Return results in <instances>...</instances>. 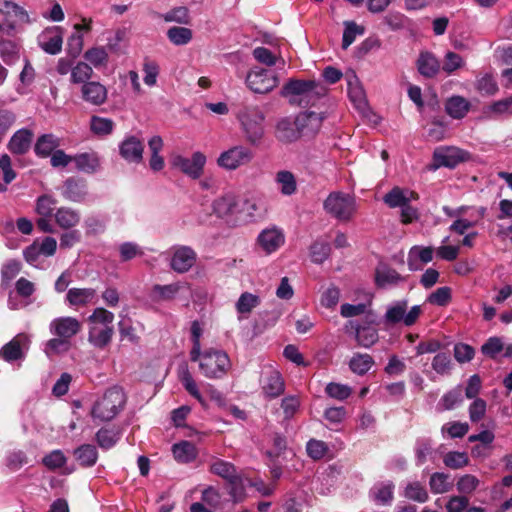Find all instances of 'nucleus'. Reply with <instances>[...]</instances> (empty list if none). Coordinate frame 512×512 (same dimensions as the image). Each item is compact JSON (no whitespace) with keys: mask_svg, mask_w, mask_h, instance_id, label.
I'll return each instance as SVG.
<instances>
[{"mask_svg":"<svg viewBox=\"0 0 512 512\" xmlns=\"http://www.w3.org/2000/svg\"><path fill=\"white\" fill-rule=\"evenodd\" d=\"M209 471L212 474L221 477L229 484L240 483V475L238 474L235 465L231 462L215 457L209 464Z\"/></svg>","mask_w":512,"mask_h":512,"instance_id":"obj_19","label":"nucleus"},{"mask_svg":"<svg viewBox=\"0 0 512 512\" xmlns=\"http://www.w3.org/2000/svg\"><path fill=\"white\" fill-rule=\"evenodd\" d=\"M284 241V234L277 227L264 229L257 237V243L266 254L277 251L284 244Z\"/></svg>","mask_w":512,"mask_h":512,"instance_id":"obj_16","label":"nucleus"},{"mask_svg":"<svg viewBox=\"0 0 512 512\" xmlns=\"http://www.w3.org/2000/svg\"><path fill=\"white\" fill-rule=\"evenodd\" d=\"M115 123L110 118L92 116L90 119V129L98 136H106L112 133Z\"/></svg>","mask_w":512,"mask_h":512,"instance_id":"obj_51","label":"nucleus"},{"mask_svg":"<svg viewBox=\"0 0 512 512\" xmlns=\"http://www.w3.org/2000/svg\"><path fill=\"white\" fill-rule=\"evenodd\" d=\"M66 462H67V457L59 449L51 451L49 454H47L42 459V463L49 470H56V469L62 468L63 466H65Z\"/></svg>","mask_w":512,"mask_h":512,"instance_id":"obj_61","label":"nucleus"},{"mask_svg":"<svg viewBox=\"0 0 512 512\" xmlns=\"http://www.w3.org/2000/svg\"><path fill=\"white\" fill-rule=\"evenodd\" d=\"M278 190L284 196H291L297 191V181L294 174L288 170H280L275 175Z\"/></svg>","mask_w":512,"mask_h":512,"instance_id":"obj_37","label":"nucleus"},{"mask_svg":"<svg viewBox=\"0 0 512 512\" xmlns=\"http://www.w3.org/2000/svg\"><path fill=\"white\" fill-rule=\"evenodd\" d=\"M144 144L135 137L128 136L119 144L121 157L129 163H140L143 159Z\"/></svg>","mask_w":512,"mask_h":512,"instance_id":"obj_17","label":"nucleus"},{"mask_svg":"<svg viewBox=\"0 0 512 512\" xmlns=\"http://www.w3.org/2000/svg\"><path fill=\"white\" fill-rule=\"evenodd\" d=\"M476 89L481 95L491 96L498 91V85L494 77L485 74L476 80Z\"/></svg>","mask_w":512,"mask_h":512,"instance_id":"obj_59","label":"nucleus"},{"mask_svg":"<svg viewBox=\"0 0 512 512\" xmlns=\"http://www.w3.org/2000/svg\"><path fill=\"white\" fill-rule=\"evenodd\" d=\"M75 459L82 467L89 468L96 464L98 451L94 445L83 444L73 451Z\"/></svg>","mask_w":512,"mask_h":512,"instance_id":"obj_40","label":"nucleus"},{"mask_svg":"<svg viewBox=\"0 0 512 512\" xmlns=\"http://www.w3.org/2000/svg\"><path fill=\"white\" fill-rule=\"evenodd\" d=\"M237 206L238 200L233 193H226L215 199L212 203L213 212L221 218L234 213Z\"/></svg>","mask_w":512,"mask_h":512,"instance_id":"obj_33","label":"nucleus"},{"mask_svg":"<svg viewBox=\"0 0 512 512\" xmlns=\"http://www.w3.org/2000/svg\"><path fill=\"white\" fill-rule=\"evenodd\" d=\"M348 97L353 106L361 113L368 110L365 90L354 71L346 74Z\"/></svg>","mask_w":512,"mask_h":512,"instance_id":"obj_12","label":"nucleus"},{"mask_svg":"<svg viewBox=\"0 0 512 512\" xmlns=\"http://www.w3.org/2000/svg\"><path fill=\"white\" fill-rule=\"evenodd\" d=\"M38 45L43 51L50 55L61 52L63 38L59 27L45 29L37 38Z\"/></svg>","mask_w":512,"mask_h":512,"instance_id":"obj_15","label":"nucleus"},{"mask_svg":"<svg viewBox=\"0 0 512 512\" xmlns=\"http://www.w3.org/2000/svg\"><path fill=\"white\" fill-rule=\"evenodd\" d=\"M301 136V132L289 117L279 119L275 127V137L282 143H292L297 141Z\"/></svg>","mask_w":512,"mask_h":512,"instance_id":"obj_24","label":"nucleus"},{"mask_svg":"<svg viewBox=\"0 0 512 512\" xmlns=\"http://www.w3.org/2000/svg\"><path fill=\"white\" fill-rule=\"evenodd\" d=\"M33 133L31 130L23 128L16 131L8 143V149L16 155L27 153L31 147Z\"/></svg>","mask_w":512,"mask_h":512,"instance_id":"obj_26","label":"nucleus"},{"mask_svg":"<svg viewBox=\"0 0 512 512\" xmlns=\"http://www.w3.org/2000/svg\"><path fill=\"white\" fill-rule=\"evenodd\" d=\"M253 154L244 146H234L220 154L217 163L226 170H235L251 161Z\"/></svg>","mask_w":512,"mask_h":512,"instance_id":"obj_10","label":"nucleus"},{"mask_svg":"<svg viewBox=\"0 0 512 512\" xmlns=\"http://www.w3.org/2000/svg\"><path fill=\"white\" fill-rule=\"evenodd\" d=\"M84 58L87 62L97 68L107 63L108 54L104 47H94L85 52Z\"/></svg>","mask_w":512,"mask_h":512,"instance_id":"obj_60","label":"nucleus"},{"mask_svg":"<svg viewBox=\"0 0 512 512\" xmlns=\"http://www.w3.org/2000/svg\"><path fill=\"white\" fill-rule=\"evenodd\" d=\"M206 163V156L197 151L192 154V158H186L181 155H174L171 159V165L179 169L185 175L192 179H198L203 174Z\"/></svg>","mask_w":512,"mask_h":512,"instance_id":"obj_9","label":"nucleus"},{"mask_svg":"<svg viewBox=\"0 0 512 512\" xmlns=\"http://www.w3.org/2000/svg\"><path fill=\"white\" fill-rule=\"evenodd\" d=\"M280 95L292 106L314 107L320 101L319 83L315 79H289L282 87Z\"/></svg>","mask_w":512,"mask_h":512,"instance_id":"obj_1","label":"nucleus"},{"mask_svg":"<svg viewBox=\"0 0 512 512\" xmlns=\"http://www.w3.org/2000/svg\"><path fill=\"white\" fill-rule=\"evenodd\" d=\"M57 200L50 195H41L36 200L35 212L39 216L51 217L56 209Z\"/></svg>","mask_w":512,"mask_h":512,"instance_id":"obj_54","label":"nucleus"},{"mask_svg":"<svg viewBox=\"0 0 512 512\" xmlns=\"http://www.w3.org/2000/svg\"><path fill=\"white\" fill-rule=\"evenodd\" d=\"M59 145V139L55 135L43 134L37 139L34 151L37 156L46 158L51 156Z\"/></svg>","mask_w":512,"mask_h":512,"instance_id":"obj_35","label":"nucleus"},{"mask_svg":"<svg viewBox=\"0 0 512 512\" xmlns=\"http://www.w3.org/2000/svg\"><path fill=\"white\" fill-rule=\"evenodd\" d=\"M167 37L174 45L182 46L191 41L192 31L186 27L173 26L168 29Z\"/></svg>","mask_w":512,"mask_h":512,"instance_id":"obj_53","label":"nucleus"},{"mask_svg":"<svg viewBox=\"0 0 512 512\" xmlns=\"http://www.w3.org/2000/svg\"><path fill=\"white\" fill-rule=\"evenodd\" d=\"M81 323L74 317H59L51 321L49 330L51 334L63 337L70 341L81 330Z\"/></svg>","mask_w":512,"mask_h":512,"instance_id":"obj_14","label":"nucleus"},{"mask_svg":"<svg viewBox=\"0 0 512 512\" xmlns=\"http://www.w3.org/2000/svg\"><path fill=\"white\" fill-rule=\"evenodd\" d=\"M92 75V67L86 62H79L71 69V82L84 85L90 82Z\"/></svg>","mask_w":512,"mask_h":512,"instance_id":"obj_52","label":"nucleus"},{"mask_svg":"<svg viewBox=\"0 0 512 512\" xmlns=\"http://www.w3.org/2000/svg\"><path fill=\"white\" fill-rule=\"evenodd\" d=\"M394 488L390 480L377 482L370 490V498L378 505H389L393 500Z\"/></svg>","mask_w":512,"mask_h":512,"instance_id":"obj_28","label":"nucleus"},{"mask_svg":"<svg viewBox=\"0 0 512 512\" xmlns=\"http://www.w3.org/2000/svg\"><path fill=\"white\" fill-rule=\"evenodd\" d=\"M326 394L335 400L344 401L352 394V388L347 384L330 382L325 387Z\"/></svg>","mask_w":512,"mask_h":512,"instance_id":"obj_56","label":"nucleus"},{"mask_svg":"<svg viewBox=\"0 0 512 512\" xmlns=\"http://www.w3.org/2000/svg\"><path fill=\"white\" fill-rule=\"evenodd\" d=\"M28 336L18 334L10 342L5 344L0 350V357L7 362H13L23 358V349L28 346Z\"/></svg>","mask_w":512,"mask_h":512,"instance_id":"obj_20","label":"nucleus"},{"mask_svg":"<svg viewBox=\"0 0 512 512\" xmlns=\"http://www.w3.org/2000/svg\"><path fill=\"white\" fill-rule=\"evenodd\" d=\"M114 334L113 326L92 325L89 329L88 341L96 348L106 347Z\"/></svg>","mask_w":512,"mask_h":512,"instance_id":"obj_30","label":"nucleus"},{"mask_svg":"<svg viewBox=\"0 0 512 512\" xmlns=\"http://www.w3.org/2000/svg\"><path fill=\"white\" fill-rule=\"evenodd\" d=\"M418 195L410 191L408 189H402L400 187L392 188L385 196L383 197V201L390 208H401L407 203H410L412 200H417Z\"/></svg>","mask_w":512,"mask_h":512,"instance_id":"obj_27","label":"nucleus"},{"mask_svg":"<svg viewBox=\"0 0 512 512\" xmlns=\"http://www.w3.org/2000/svg\"><path fill=\"white\" fill-rule=\"evenodd\" d=\"M278 83L277 76L270 70L253 68L246 77V84L254 93L265 94L272 91Z\"/></svg>","mask_w":512,"mask_h":512,"instance_id":"obj_8","label":"nucleus"},{"mask_svg":"<svg viewBox=\"0 0 512 512\" xmlns=\"http://www.w3.org/2000/svg\"><path fill=\"white\" fill-rule=\"evenodd\" d=\"M88 320L93 325L112 326L114 314L104 308H96Z\"/></svg>","mask_w":512,"mask_h":512,"instance_id":"obj_62","label":"nucleus"},{"mask_svg":"<svg viewBox=\"0 0 512 512\" xmlns=\"http://www.w3.org/2000/svg\"><path fill=\"white\" fill-rule=\"evenodd\" d=\"M95 294L92 288H71L66 294V300L71 306H84L92 301Z\"/></svg>","mask_w":512,"mask_h":512,"instance_id":"obj_43","label":"nucleus"},{"mask_svg":"<svg viewBox=\"0 0 512 512\" xmlns=\"http://www.w3.org/2000/svg\"><path fill=\"white\" fill-rule=\"evenodd\" d=\"M417 69L422 76L432 78L439 72L440 63L433 53L423 51L417 59Z\"/></svg>","mask_w":512,"mask_h":512,"instance_id":"obj_29","label":"nucleus"},{"mask_svg":"<svg viewBox=\"0 0 512 512\" xmlns=\"http://www.w3.org/2000/svg\"><path fill=\"white\" fill-rule=\"evenodd\" d=\"M373 299V294L370 292H365L363 294V301L358 304H349L345 303L341 305V315L343 317H354L358 315H366L369 311V307L371 306Z\"/></svg>","mask_w":512,"mask_h":512,"instance_id":"obj_38","label":"nucleus"},{"mask_svg":"<svg viewBox=\"0 0 512 512\" xmlns=\"http://www.w3.org/2000/svg\"><path fill=\"white\" fill-rule=\"evenodd\" d=\"M465 61L463 57L453 51H448L443 60L442 69L447 74H453L456 70L464 67Z\"/></svg>","mask_w":512,"mask_h":512,"instance_id":"obj_58","label":"nucleus"},{"mask_svg":"<svg viewBox=\"0 0 512 512\" xmlns=\"http://www.w3.org/2000/svg\"><path fill=\"white\" fill-rule=\"evenodd\" d=\"M172 453L176 461L190 463L197 457V450L193 443L181 441L172 446Z\"/></svg>","mask_w":512,"mask_h":512,"instance_id":"obj_41","label":"nucleus"},{"mask_svg":"<svg viewBox=\"0 0 512 512\" xmlns=\"http://www.w3.org/2000/svg\"><path fill=\"white\" fill-rule=\"evenodd\" d=\"M197 260L196 252L189 246H179L175 249L170 261V267L177 273L189 271Z\"/></svg>","mask_w":512,"mask_h":512,"instance_id":"obj_13","label":"nucleus"},{"mask_svg":"<svg viewBox=\"0 0 512 512\" xmlns=\"http://www.w3.org/2000/svg\"><path fill=\"white\" fill-rule=\"evenodd\" d=\"M121 261L126 262L137 256H142L144 252L141 247L134 242H124L119 246Z\"/></svg>","mask_w":512,"mask_h":512,"instance_id":"obj_64","label":"nucleus"},{"mask_svg":"<svg viewBox=\"0 0 512 512\" xmlns=\"http://www.w3.org/2000/svg\"><path fill=\"white\" fill-rule=\"evenodd\" d=\"M324 207L336 219L348 221L356 212V201L350 194L335 192L325 200Z\"/></svg>","mask_w":512,"mask_h":512,"instance_id":"obj_7","label":"nucleus"},{"mask_svg":"<svg viewBox=\"0 0 512 512\" xmlns=\"http://www.w3.org/2000/svg\"><path fill=\"white\" fill-rule=\"evenodd\" d=\"M55 221L63 229H71L80 222V213L70 207H60L56 210Z\"/></svg>","mask_w":512,"mask_h":512,"instance_id":"obj_36","label":"nucleus"},{"mask_svg":"<svg viewBox=\"0 0 512 512\" xmlns=\"http://www.w3.org/2000/svg\"><path fill=\"white\" fill-rule=\"evenodd\" d=\"M76 169L86 174H93L100 168V158L96 152H84L73 156Z\"/></svg>","mask_w":512,"mask_h":512,"instance_id":"obj_31","label":"nucleus"},{"mask_svg":"<svg viewBox=\"0 0 512 512\" xmlns=\"http://www.w3.org/2000/svg\"><path fill=\"white\" fill-rule=\"evenodd\" d=\"M415 457H416V465L421 466L428 459H434V449L432 445V441L429 438H419L415 443Z\"/></svg>","mask_w":512,"mask_h":512,"instance_id":"obj_45","label":"nucleus"},{"mask_svg":"<svg viewBox=\"0 0 512 512\" xmlns=\"http://www.w3.org/2000/svg\"><path fill=\"white\" fill-rule=\"evenodd\" d=\"M83 101L93 106L103 105L108 97L107 88L98 81L84 83L81 87Z\"/></svg>","mask_w":512,"mask_h":512,"instance_id":"obj_18","label":"nucleus"},{"mask_svg":"<svg viewBox=\"0 0 512 512\" xmlns=\"http://www.w3.org/2000/svg\"><path fill=\"white\" fill-rule=\"evenodd\" d=\"M285 385L281 375L272 371L266 378V382L263 386V392L270 398H275L284 392Z\"/></svg>","mask_w":512,"mask_h":512,"instance_id":"obj_44","label":"nucleus"},{"mask_svg":"<svg viewBox=\"0 0 512 512\" xmlns=\"http://www.w3.org/2000/svg\"><path fill=\"white\" fill-rule=\"evenodd\" d=\"M486 209L479 207L469 214V218L456 219L449 227L451 232L463 235L468 229L474 227L485 215Z\"/></svg>","mask_w":512,"mask_h":512,"instance_id":"obj_32","label":"nucleus"},{"mask_svg":"<svg viewBox=\"0 0 512 512\" xmlns=\"http://www.w3.org/2000/svg\"><path fill=\"white\" fill-rule=\"evenodd\" d=\"M434 256V249L430 246L414 245L410 248L407 257V264L409 270L417 271L422 267L431 262Z\"/></svg>","mask_w":512,"mask_h":512,"instance_id":"obj_21","label":"nucleus"},{"mask_svg":"<svg viewBox=\"0 0 512 512\" xmlns=\"http://www.w3.org/2000/svg\"><path fill=\"white\" fill-rule=\"evenodd\" d=\"M125 403L123 390L117 386L111 387L94 403L91 416L100 421H110L124 408Z\"/></svg>","mask_w":512,"mask_h":512,"instance_id":"obj_2","label":"nucleus"},{"mask_svg":"<svg viewBox=\"0 0 512 512\" xmlns=\"http://www.w3.org/2000/svg\"><path fill=\"white\" fill-rule=\"evenodd\" d=\"M404 280V277L387 264L380 263L375 269V284L379 288L386 289L396 286Z\"/></svg>","mask_w":512,"mask_h":512,"instance_id":"obj_23","label":"nucleus"},{"mask_svg":"<svg viewBox=\"0 0 512 512\" xmlns=\"http://www.w3.org/2000/svg\"><path fill=\"white\" fill-rule=\"evenodd\" d=\"M0 57L7 65H12L19 58V47L11 40L0 41Z\"/></svg>","mask_w":512,"mask_h":512,"instance_id":"obj_55","label":"nucleus"},{"mask_svg":"<svg viewBox=\"0 0 512 512\" xmlns=\"http://www.w3.org/2000/svg\"><path fill=\"white\" fill-rule=\"evenodd\" d=\"M364 31V27L358 25L356 22L345 21L342 37V48L347 49L355 41L357 36L364 34Z\"/></svg>","mask_w":512,"mask_h":512,"instance_id":"obj_50","label":"nucleus"},{"mask_svg":"<svg viewBox=\"0 0 512 512\" xmlns=\"http://www.w3.org/2000/svg\"><path fill=\"white\" fill-rule=\"evenodd\" d=\"M452 481L448 474L435 472L430 476L429 486L433 494H443L452 488Z\"/></svg>","mask_w":512,"mask_h":512,"instance_id":"obj_48","label":"nucleus"},{"mask_svg":"<svg viewBox=\"0 0 512 512\" xmlns=\"http://www.w3.org/2000/svg\"><path fill=\"white\" fill-rule=\"evenodd\" d=\"M470 102L459 95H454L447 99L445 110L447 114L454 119H462L470 110Z\"/></svg>","mask_w":512,"mask_h":512,"instance_id":"obj_34","label":"nucleus"},{"mask_svg":"<svg viewBox=\"0 0 512 512\" xmlns=\"http://www.w3.org/2000/svg\"><path fill=\"white\" fill-rule=\"evenodd\" d=\"M407 305L408 301L405 299L395 301L388 305L384 314L385 323L388 325L403 323L405 326L415 324L422 313V308L420 305H414L407 312Z\"/></svg>","mask_w":512,"mask_h":512,"instance_id":"obj_6","label":"nucleus"},{"mask_svg":"<svg viewBox=\"0 0 512 512\" xmlns=\"http://www.w3.org/2000/svg\"><path fill=\"white\" fill-rule=\"evenodd\" d=\"M62 195L65 199L80 203L87 196V186L85 181L73 177L68 178L64 182Z\"/></svg>","mask_w":512,"mask_h":512,"instance_id":"obj_25","label":"nucleus"},{"mask_svg":"<svg viewBox=\"0 0 512 512\" xmlns=\"http://www.w3.org/2000/svg\"><path fill=\"white\" fill-rule=\"evenodd\" d=\"M121 433L116 427H103L95 435L96 442L101 449L108 450L120 440Z\"/></svg>","mask_w":512,"mask_h":512,"instance_id":"obj_39","label":"nucleus"},{"mask_svg":"<svg viewBox=\"0 0 512 512\" xmlns=\"http://www.w3.org/2000/svg\"><path fill=\"white\" fill-rule=\"evenodd\" d=\"M433 370L440 375L449 374L451 370V358L448 353L441 352L434 356L432 361Z\"/></svg>","mask_w":512,"mask_h":512,"instance_id":"obj_63","label":"nucleus"},{"mask_svg":"<svg viewBox=\"0 0 512 512\" xmlns=\"http://www.w3.org/2000/svg\"><path fill=\"white\" fill-rule=\"evenodd\" d=\"M260 303V299L257 295L249 292H244L236 302V310L240 314L250 313Z\"/></svg>","mask_w":512,"mask_h":512,"instance_id":"obj_57","label":"nucleus"},{"mask_svg":"<svg viewBox=\"0 0 512 512\" xmlns=\"http://www.w3.org/2000/svg\"><path fill=\"white\" fill-rule=\"evenodd\" d=\"M295 125L301 135L314 136L320 130V113L310 110L301 112L295 118Z\"/></svg>","mask_w":512,"mask_h":512,"instance_id":"obj_22","label":"nucleus"},{"mask_svg":"<svg viewBox=\"0 0 512 512\" xmlns=\"http://www.w3.org/2000/svg\"><path fill=\"white\" fill-rule=\"evenodd\" d=\"M180 288V283H172L168 285L156 284L152 288L151 297L156 302L172 300L179 292Z\"/></svg>","mask_w":512,"mask_h":512,"instance_id":"obj_46","label":"nucleus"},{"mask_svg":"<svg viewBox=\"0 0 512 512\" xmlns=\"http://www.w3.org/2000/svg\"><path fill=\"white\" fill-rule=\"evenodd\" d=\"M374 359L367 353H355L349 360L350 370L359 376L365 375L374 365Z\"/></svg>","mask_w":512,"mask_h":512,"instance_id":"obj_42","label":"nucleus"},{"mask_svg":"<svg viewBox=\"0 0 512 512\" xmlns=\"http://www.w3.org/2000/svg\"><path fill=\"white\" fill-rule=\"evenodd\" d=\"M378 316L369 311L363 319L349 321L346 331L353 334L357 344L363 348H370L379 340Z\"/></svg>","mask_w":512,"mask_h":512,"instance_id":"obj_3","label":"nucleus"},{"mask_svg":"<svg viewBox=\"0 0 512 512\" xmlns=\"http://www.w3.org/2000/svg\"><path fill=\"white\" fill-rule=\"evenodd\" d=\"M238 119L251 145H258L264 135L265 116L258 106H244L238 113Z\"/></svg>","mask_w":512,"mask_h":512,"instance_id":"obj_4","label":"nucleus"},{"mask_svg":"<svg viewBox=\"0 0 512 512\" xmlns=\"http://www.w3.org/2000/svg\"><path fill=\"white\" fill-rule=\"evenodd\" d=\"M403 496L418 503H425L429 499L426 488L418 481L407 483L403 491Z\"/></svg>","mask_w":512,"mask_h":512,"instance_id":"obj_47","label":"nucleus"},{"mask_svg":"<svg viewBox=\"0 0 512 512\" xmlns=\"http://www.w3.org/2000/svg\"><path fill=\"white\" fill-rule=\"evenodd\" d=\"M231 364L226 352L222 350H206L199 363L200 370L207 378H221L229 370Z\"/></svg>","mask_w":512,"mask_h":512,"instance_id":"obj_5","label":"nucleus"},{"mask_svg":"<svg viewBox=\"0 0 512 512\" xmlns=\"http://www.w3.org/2000/svg\"><path fill=\"white\" fill-rule=\"evenodd\" d=\"M300 401L296 396H287L282 399L276 414L282 421L290 420L299 410Z\"/></svg>","mask_w":512,"mask_h":512,"instance_id":"obj_49","label":"nucleus"},{"mask_svg":"<svg viewBox=\"0 0 512 512\" xmlns=\"http://www.w3.org/2000/svg\"><path fill=\"white\" fill-rule=\"evenodd\" d=\"M466 158V152L457 147H440L434 151L433 170L440 167L454 168Z\"/></svg>","mask_w":512,"mask_h":512,"instance_id":"obj_11","label":"nucleus"}]
</instances>
